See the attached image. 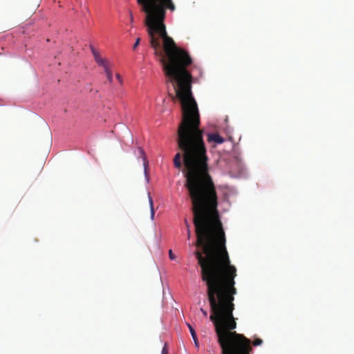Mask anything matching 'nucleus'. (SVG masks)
<instances>
[{
  "instance_id": "nucleus-1",
  "label": "nucleus",
  "mask_w": 354,
  "mask_h": 354,
  "mask_svg": "<svg viewBox=\"0 0 354 354\" xmlns=\"http://www.w3.org/2000/svg\"><path fill=\"white\" fill-rule=\"evenodd\" d=\"M149 42L162 66L168 82L176 95L172 99L180 101L182 120L177 130L176 142L183 152L177 153L174 165L182 167V158L186 178L185 186L192 203L196 245L201 247L206 255L225 247V236L217 209L218 198L213 180L209 174L208 156L200 129V115L192 95V75L189 67L192 59L188 52L176 46L167 35L165 22L147 27Z\"/></svg>"
},
{
  "instance_id": "nucleus-2",
  "label": "nucleus",
  "mask_w": 354,
  "mask_h": 354,
  "mask_svg": "<svg viewBox=\"0 0 354 354\" xmlns=\"http://www.w3.org/2000/svg\"><path fill=\"white\" fill-rule=\"evenodd\" d=\"M194 254L201 269V279L207 286V299L212 311L209 319L214 325L221 353L223 354V348L219 342V335H224L228 333L245 337L249 342L250 349L248 353L251 354L252 344L254 346H260L263 340L257 338L251 342L243 334L234 331L237 325L233 316V301L236 294V289L234 287L236 269L230 263L226 247L206 255H203L199 250H196Z\"/></svg>"
},
{
  "instance_id": "nucleus-3",
  "label": "nucleus",
  "mask_w": 354,
  "mask_h": 354,
  "mask_svg": "<svg viewBox=\"0 0 354 354\" xmlns=\"http://www.w3.org/2000/svg\"><path fill=\"white\" fill-rule=\"evenodd\" d=\"M146 13L145 24L147 27L165 22L166 10L174 11L176 6L172 0H137Z\"/></svg>"
},
{
  "instance_id": "nucleus-4",
  "label": "nucleus",
  "mask_w": 354,
  "mask_h": 354,
  "mask_svg": "<svg viewBox=\"0 0 354 354\" xmlns=\"http://www.w3.org/2000/svg\"><path fill=\"white\" fill-rule=\"evenodd\" d=\"M219 342L223 348V354H249V342L243 336L227 333L219 335Z\"/></svg>"
},
{
  "instance_id": "nucleus-5",
  "label": "nucleus",
  "mask_w": 354,
  "mask_h": 354,
  "mask_svg": "<svg viewBox=\"0 0 354 354\" xmlns=\"http://www.w3.org/2000/svg\"><path fill=\"white\" fill-rule=\"evenodd\" d=\"M138 155H139V156L140 158H142L145 175V176L147 178V180L148 181L149 180L148 171H147L148 161L147 160V156H146V155L145 153V151L141 148H138Z\"/></svg>"
},
{
  "instance_id": "nucleus-6",
  "label": "nucleus",
  "mask_w": 354,
  "mask_h": 354,
  "mask_svg": "<svg viewBox=\"0 0 354 354\" xmlns=\"http://www.w3.org/2000/svg\"><path fill=\"white\" fill-rule=\"evenodd\" d=\"M207 141L209 142H214L216 144H222L225 140L218 133H209L207 135Z\"/></svg>"
},
{
  "instance_id": "nucleus-7",
  "label": "nucleus",
  "mask_w": 354,
  "mask_h": 354,
  "mask_svg": "<svg viewBox=\"0 0 354 354\" xmlns=\"http://www.w3.org/2000/svg\"><path fill=\"white\" fill-rule=\"evenodd\" d=\"M187 326H188V328L189 329L190 333H191L193 340L194 342L195 347L197 349H198L199 348V342H198L196 331L194 329V328L191 326V324L187 323Z\"/></svg>"
},
{
  "instance_id": "nucleus-8",
  "label": "nucleus",
  "mask_w": 354,
  "mask_h": 354,
  "mask_svg": "<svg viewBox=\"0 0 354 354\" xmlns=\"http://www.w3.org/2000/svg\"><path fill=\"white\" fill-rule=\"evenodd\" d=\"M90 49L96 62L103 59L100 53L92 45H90Z\"/></svg>"
},
{
  "instance_id": "nucleus-9",
  "label": "nucleus",
  "mask_w": 354,
  "mask_h": 354,
  "mask_svg": "<svg viewBox=\"0 0 354 354\" xmlns=\"http://www.w3.org/2000/svg\"><path fill=\"white\" fill-rule=\"evenodd\" d=\"M99 66H102L105 71L106 68H109V63L106 59H102L96 62Z\"/></svg>"
},
{
  "instance_id": "nucleus-10",
  "label": "nucleus",
  "mask_w": 354,
  "mask_h": 354,
  "mask_svg": "<svg viewBox=\"0 0 354 354\" xmlns=\"http://www.w3.org/2000/svg\"><path fill=\"white\" fill-rule=\"evenodd\" d=\"M148 197H149V205H150L151 217V219H153L155 212H154V208H153V199L151 197L149 193L148 194Z\"/></svg>"
},
{
  "instance_id": "nucleus-11",
  "label": "nucleus",
  "mask_w": 354,
  "mask_h": 354,
  "mask_svg": "<svg viewBox=\"0 0 354 354\" xmlns=\"http://www.w3.org/2000/svg\"><path fill=\"white\" fill-rule=\"evenodd\" d=\"M104 73H106V77H107V80L109 81V83H112L113 82V76H112V72L111 71V68H106L105 71H104Z\"/></svg>"
},
{
  "instance_id": "nucleus-12",
  "label": "nucleus",
  "mask_w": 354,
  "mask_h": 354,
  "mask_svg": "<svg viewBox=\"0 0 354 354\" xmlns=\"http://www.w3.org/2000/svg\"><path fill=\"white\" fill-rule=\"evenodd\" d=\"M185 224L187 227V239H190V236H191V232H190V230H189V224L187 223V220H185Z\"/></svg>"
},
{
  "instance_id": "nucleus-13",
  "label": "nucleus",
  "mask_w": 354,
  "mask_h": 354,
  "mask_svg": "<svg viewBox=\"0 0 354 354\" xmlns=\"http://www.w3.org/2000/svg\"><path fill=\"white\" fill-rule=\"evenodd\" d=\"M140 38H137L134 45L133 46V50H135L138 47V46L140 44Z\"/></svg>"
},
{
  "instance_id": "nucleus-14",
  "label": "nucleus",
  "mask_w": 354,
  "mask_h": 354,
  "mask_svg": "<svg viewBox=\"0 0 354 354\" xmlns=\"http://www.w3.org/2000/svg\"><path fill=\"white\" fill-rule=\"evenodd\" d=\"M169 258H170V259H171V260L175 259V255L173 254V252H172V250H169Z\"/></svg>"
},
{
  "instance_id": "nucleus-15",
  "label": "nucleus",
  "mask_w": 354,
  "mask_h": 354,
  "mask_svg": "<svg viewBox=\"0 0 354 354\" xmlns=\"http://www.w3.org/2000/svg\"><path fill=\"white\" fill-rule=\"evenodd\" d=\"M115 76H116L117 80L119 81V82L120 84H122V77L120 76V75L117 73Z\"/></svg>"
},
{
  "instance_id": "nucleus-16",
  "label": "nucleus",
  "mask_w": 354,
  "mask_h": 354,
  "mask_svg": "<svg viewBox=\"0 0 354 354\" xmlns=\"http://www.w3.org/2000/svg\"><path fill=\"white\" fill-rule=\"evenodd\" d=\"M162 354H168V350L166 347V344L165 345L164 348L162 350Z\"/></svg>"
},
{
  "instance_id": "nucleus-17",
  "label": "nucleus",
  "mask_w": 354,
  "mask_h": 354,
  "mask_svg": "<svg viewBox=\"0 0 354 354\" xmlns=\"http://www.w3.org/2000/svg\"><path fill=\"white\" fill-rule=\"evenodd\" d=\"M201 311L202 312L203 315L205 317H207V310H204L203 308H201Z\"/></svg>"
},
{
  "instance_id": "nucleus-18",
  "label": "nucleus",
  "mask_w": 354,
  "mask_h": 354,
  "mask_svg": "<svg viewBox=\"0 0 354 354\" xmlns=\"http://www.w3.org/2000/svg\"><path fill=\"white\" fill-rule=\"evenodd\" d=\"M130 21L132 23L133 21V16H132V14L131 13V19H130Z\"/></svg>"
}]
</instances>
